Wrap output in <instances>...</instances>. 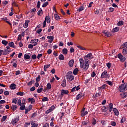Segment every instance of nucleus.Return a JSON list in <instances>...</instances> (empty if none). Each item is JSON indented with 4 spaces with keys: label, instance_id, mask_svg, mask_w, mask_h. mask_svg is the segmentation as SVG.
Wrapping results in <instances>:
<instances>
[{
    "label": "nucleus",
    "instance_id": "obj_64",
    "mask_svg": "<svg viewBox=\"0 0 127 127\" xmlns=\"http://www.w3.org/2000/svg\"><path fill=\"white\" fill-rule=\"evenodd\" d=\"M43 127H49V124L46 123Z\"/></svg>",
    "mask_w": 127,
    "mask_h": 127
},
{
    "label": "nucleus",
    "instance_id": "obj_40",
    "mask_svg": "<svg viewBox=\"0 0 127 127\" xmlns=\"http://www.w3.org/2000/svg\"><path fill=\"white\" fill-rule=\"evenodd\" d=\"M106 83L109 85V86H113V82L110 80H107Z\"/></svg>",
    "mask_w": 127,
    "mask_h": 127
},
{
    "label": "nucleus",
    "instance_id": "obj_34",
    "mask_svg": "<svg viewBox=\"0 0 127 127\" xmlns=\"http://www.w3.org/2000/svg\"><path fill=\"white\" fill-rule=\"evenodd\" d=\"M12 5H13V6H18V4H17V3H16V2H14V0H12Z\"/></svg>",
    "mask_w": 127,
    "mask_h": 127
},
{
    "label": "nucleus",
    "instance_id": "obj_32",
    "mask_svg": "<svg viewBox=\"0 0 127 127\" xmlns=\"http://www.w3.org/2000/svg\"><path fill=\"white\" fill-rule=\"evenodd\" d=\"M101 110L103 112H106L107 111H108V108L106 107V106H103L101 108Z\"/></svg>",
    "mask_w": 127,
    "mask_h": 127
},
{
    "label": "nucleus",
    "instance_id": "obj_9",
    "mask_svg": "<svg viewBox=\"0 0 127 127\" xmlns=\"http://www.w3.org/2000/svg\"><path fill=\"white\" fill-rule=\"evenodd\" d=\"M55 109V107L54 106V105H52L51 107H50L49 110L46 111V114L47 115H48L49 113H51V112H52V111H53V110H54Z\"/></svg>",
    "mask_w": 127,
    "mask_h": 127
},
{
    "label": "nucleus",
    "instance_id": "obj_8",
    "mask_svg": "<svg viewBox=\"0 0 127 127\" xmlns=\"http://www.w3.org/2000/svg\"><path fill=\"white\" fill-rule=\"evenodd\" d=\"M118 58H119L121 62H124L126 60V57L122 55V54H119L118 55Z\"/></svg>",
    "mask_w": 127,
    "mask_h": 127
},
{
    "label": "nucleus",
    "instance_id": "obj_6",
    "mask_svg": "<svg viewBox=\"0 0 127 127\" xmlns=\"http://www.w3.org/2000/svg\"><path fill=\"white\" fill-rule=\"evenodd\" d=\"M102 33L107 37H110V36H112V34L108 30H103Z\"/></svg>",
    "mask_w": 127,
    "mask_h": 127
},
{
    "label": "nucleus",
    "instance_id": "obj_58",
    "mask_svg": "<svg viewBox=\"0 0 127 127\" xmlns=\"http://www.w3.org/2000/svg\"><path fill=\"white\" fill-rule=\"evenodd\" d=\"M96 76V73L95 72V71H93L92 74H91V77H92V78H94V77Z\"/></svg>",
    "mask_w": 127,
    "mask_h": 127
},
{
    "label": "nucleus",
    "instance_id": "obj_55",
    "mask_svg": "<svg viewBox=\"0 0 127 127\" xmlns=\"http://www.w3.org/2000/svg\"><path fill=\"white\" fill-rule=\"evenodd\" d=\"M16 95H17V96H23L24 94L23 92H17Z\"/></svg>",
    "mask_w": 127,
    "mask_h": 127
},
{
    "label": "nucleus",
    "instance_id": "obj_53",
    "mask_svg": "<svg viewBox=\"0 0 127 127\" xmlns=\"http://www.w3.org/2000/svg\"><path fill=\"white\" fill-rule=\"evenodd\" d=\"M40 75H38V77L36 78V82H39V81H40Z\"/></svg>",
    "mask_w": 127,
    "mask_h": 127
},
{
    "label": "nucleus",
    "instance_id": "obj_42",
    "mask_svg": "<svg viewBox=\"0 0 127 127\" xmlns=\"http://www.w3.org/2000/svg\"><path fill=\"white\" fill-rule=\"evenodd\" d=\"M55 17L57 20H59V19H60V16H59V15H58V14H55Z\"/></svg>",
    "mask_w": 127,
    "mask_h": 127
},
{
    "label": "nucleus",
    "instance_id": "obj_49",
    "mask_svg": "<svg viewBox=\"0 0 127 127\" xmlns=\"http://www.w3.org/2000/svg\"><path fill=\"white\" fill-rule=\"evenodd\" d=\"M42 91H43V88H39L37 89V93H38V94H40Z\"/></svg>",
    "mask_w": 127,
    "mask_h": 127
},
{
    "label": "nucleus",
    "instance_id": "obj_14",
    "mask_svg": "<svg viewBox=\"0 0 127 127\" xmlns=\"http://www.w3.org/2000/svg\"><path fill=\"white\" fill-rule=\"evenodd\" d=\"M113 103L109 104V107H108L109 113H111V112H112L113 111V110L114 109H113Z\"/></svg>",
    "mask_w": 127,
    "mask_h": 127
},
{
    "label": "nucleus",
    "instance_id": "obj_36",
    "mask_svg": "<svg viewBox=\"0 0 127 127\" xmlns=\"http://www.w3.org/2000/svg\"><path fill=\"white\" fill-rule=\"evenodd\" d=\"M42 13H43V11H42V9H40L38 11V15H39L40 16L42 15Z\"/></svg>",
    "mask_w": 127,
    "mask_h": 127
},
{
    "label": "nucleus",
    "instance_id": "obj_1",
    "mask_svg": "<svg viewBox=\"0 0 127 127\" xmlns=\"http://www.w3.org/2000/svg\"><path fill=\"white\" fill-rule=\"evenodd\" d=\"M80 67L81 68L82 71L83 72H86L88 69H89V66H90V64L87 60L84 61V59L80 58L79 59Z\"/></svg>",
    "mask_w": 127,
    "mask_h": 127
},
{
    "label": "nucleus",
    "instance_id": "obj_19",
    "mask_svg": "<svg viewBox=\"0 0 127 127\" xmlns=\"http://www.w3.org/2000/svg\"><path fill=\"white\" fill-rule=\"evenodd\" d=\"M51 19H50V17H49V16H46L45 17V22H47V23H50V21H51Z\"/></svg>",
    "mask_w": 127,
    "mask_h": 127
},
{
    "label": "nucleus",
    "instance_id": "obj_47",
    "mask_svg": "<svg viewBox=\"0 0 127 127\" xmlns=\"http://www.w3.org/2000/svg\"><path fill=\"white\" fill-rule=\"evenodd\" d=\"M109 9V12H113V11H115V8L113 7H110Z\"/></svg>",
    "mask_w": 127,
    "mask_h": 127
},
{
    "label": "nucleus",
    "instance_id": "obj_5",
    "mask_svg": "<svg viewBox=\"0 0 127 127\" xmlns=\"http://www.w3.org/2000/svg\"><path fill=\"white\" fill-rule=\"evenodd\" d=\"M93 59V55L92 53H88L86 56L84 57V61L86 60L89 62V60Z\"/></svg>",
    "mask_w": 127,
    "mask_h": 127
},
{
    "label": "nucleus",
    "instance_id": "obj_46",
    "mask_svg": "<svg viewBox=\"0 0 127 127\" xmlns=\"http://www.w3.org/2000/svg\"><path fill=\"white\" fill-rule=\"evenodd\" d=\"M77 48L80 49V50H86L85 48H83V47L81 46H77Z\"/></svg>",
    "mask_w": 127,
    "mask_h": 127
},
{
    "label": "nucleus",
    "instance_id": "obj_18",
    "mask_svg": "<svg viewBox=\"0 0 127 127\" xmlns=\"http://www.w3.org/2000/svg\"><path fill=\"white\" fill-rule=\"evenodd\" d=\"M38 41H39L38 39H35L31 40L30 41V43H31L32 44H36V43H38Z\"/></svg>",
    "mask_w": 127,
    "mask_h": 127
},
{
    "label": "nucleus",
    "instance_id": "obj_59",
    "mask_svg": "<svg viewBox=\"0 0 127 127\" xmlns=\"http://www.w3.org/2000/svg\"><path fill=\"white\" fill-rule=\"evenodd\" d=\"M41 57H42V54H39L38 55L37 58L38 59H40V58H41Z\"/></svg>",
    "mask_w": 127,
    "mask_h": 127
},
{
    "label": "nucleus",
    "instance_id": "obj_4",
    "mask_svg": "<svg viewBox=\"0 0 127 127\" xmlns=\"http://www.w3.org/2000/svg\"><path fill=\"white\" fill-rule=\"evenodd\" d=\"M19 121V117H16L14 118L12 121H11V123L13 126H15L17 123H18V121Z\"/></svg>",
    "mask_w": 127,
    "mask_h": 127
},
{
    "label": "nucleus",
    "instance_id": "obj_25",
    "mask_svg": "<svg viewBox=\"0 0 127 127\" xmlns=\"http://www.w3.org/2000/svg\"><path fill=\"white\" fill-rule=\"evenodd\" d=\"M67 53H68V50L66 48L64 49L63 50V54L64 55H67Z\"/></svg>",
    "mask_w": 127,
    "mask_h": 127
},
{
    "label": "nucleus",
    "instance_id": "obj_15",
    "mask_svg": "<svg viewBox=\"0 0 127 127\" xmlns=\"http://www.w3.org/2000/svg\"><path fill=\"white\" fill-rule=\"evenodd\" d=\"M28 23H29V20H25V23L23 25L24 28H27L28 27Z\"/></svg>",
    "mask_w": 127,
    "mask_h": 127
},
{
    "label": "nucleus",
    "instance_id": "obj_30",
    "mask_svg": "<svg viewBox=\"0 0 127 127\" xmlns=\"http://www.w3.org/2000/svg\"><path fill=\"white\" fill-rule=\"evenodd\" d=\"M25 109V105H24V103H22V105H21V107H20V110L23 111Z\"/></svg>",
    "mask_w": 127,
    "mask_h": 127
},
{
    "label": "nucleus",
    "instance_id": "obj_31",
    "mask_svg": "<svg viewBox=\"0 0 127 127\" xmlns=\"http://www.w3.org/2000/svg\"><path fill=\"white\" fill-rule=\"evenodd\" d=\"M66 86V79H64L63 80V83L61 84L62 87H65Z\"/></svg>",
    "mask_w": 127,
    "mask_h": 127
},
{
    "label": "nucleus",
    "instance_id": "obj_57",
    "mask_svg": "<svg viewBox=\"0 0 127 127\" xmlns=\"http://www.w3.org/2000/svg\"><path fill=\"white\" fill-rule=\"evenodd\" d=\"M32 59H33V60H35V59H36V55H33L32 56Z\"/></svg>",
    "mask_w": 127,
    "mask_h": 127
},
{
    "label": "nucleus",
    "instance_id": "obj_3",
    "mask_svg": "<svg viewBox=\"0 0 127 127\" xmlns=\"http://www.w3.org/2000/svg\"><path fill=\"white\" fill-rule=\"evenodd\" d=\"M127 83H124L121 84L119 87L120 92H123L127 91Z\"/></svg>",
    "mask_w": 127,
    "mask_h": 127
},
{
    "label": "nucleus",
    "instance_id": "obj_38",
    "mask_svg": "<svg viewBox=\"0 0 127 127\" xmlns=\"http://www.w3.org/2000/svg\"><path fill=\"white\" fill-rule=\"evenodd\" d=\"M106 66L108 67V69H110L112 67V63H108L106 64Z\"/></svg>",
    "mask_w": 127,
    "mask_h": 127
},
{
    "label": "nucleus",
    "instance_id": "obj_22",
    "mask_svg": "<svg viewBox=\"0 0 127 127\" xmlns=\"http://www.w3.org/2000/svg\"><path fill=\"white\" fill-rule=\"evenodd\" d=\"M28 102H30L31 104H33L35 103V100L33 98H28Z\"/></svg>",
    "mask_w": 127,
    "mask_h": 127
},
{
    "label": "nucleus",
    "instance_id": "obj_2",
    "mask_svg": "<svg viewBox=\"0 0 127 127\" xmlns=\"http://www.w3.org/2000/svg\"><path fill=\"white\" fill-rule=\"evenodd\" d=\"M66 79L68 82H71L75 79V76L73 75V72L71 71H68L66 75Z\"/></svg>",
    "mask_w": 127,
    "mask_h": 127
},
{
    "label": "nucleus",
    "instance_id": "obj_16",
    "mask_svg": "<svg viewBox=\"0 0 127 127\" xmlns=\"http://www.w3.org/2000/svg\"><path fill=\"white\" fill-rule=\"evenodd\" d=\"M10 89H11V90H15L16 89V85H15V84H11L10 86Z\"/></svg>",
    "mask_w": 127,
    "mask_h": 127
},
{
    "label": "nucleus",
    "instance_id": "obj_7",
    "mask_svg": "<svg viewBox=\"0 0 127 127\" xmlns=\"http://www.w3.org/2000/svg\"><path fill=\"white\" fill-rule=\"evenodd\" d=\"M108 71H107V70H105L101 73V78L104 79V78H108Z\"/></svg>",
    "mask_w": 127,
    "mask_h": 127
},
{
    "label": "nucleus",
    "instance_id": "obj_45",
    "mask_svg": "<svg viewBox=\"0 0 127 127\" xmlns=\"http://www.w3.org/2000/svg\"><path fill=\"white\" fill-rule=\"evenodd\" d=\"M48 5V1H46L42 5V7H46Z\"/></svg>",
    "mask_w": 127,
    "mask_h": 127
},
{
    "label": "nucleus",
    "instance_id": "obj_35",
    "mask_svg": "<svg viewBox=\"0 0 127 127\" xmlns=\"http://www.w3.org/2000/svg\"><path fill=\"white\" fill-rule=\"evenodd\" d=\"M118 26H121V25H124V21H120L117 23Z\"/></svg>",
    "mask_w": 127,
    "mask_h": 127
},
{
    "label": "nucleus",
    "instance_id": "obj_12",
    "mask_svg": "<svg viewBox=\"0 0 127 127\" xmlns=\"http://www.w3.org/2000/svg\"><path fill=\"white\" fill-rule=\"evenodd\" d=\"M10 53V50H2L3 55H7V54H9Z\"/></svg>",
    "mask_w": 127,
    "mask_h": 127
},
{
    "label": "nucleus",
    "instance_id": "obj_28",
    "mask_svg": "<svg viewBox=\"0 0 127 127\" xmlns=\"http://www.w3.org/2000/svg\"><path fill=\"white\" fill-rule=\"evenodd\" d=\"M84 9H85V7L81 6L77 9V11L80 12V11H83Z\"/></svg>",
    "mask_w": 127,
    "mask_h": 127
},
{
    "label": "nucleus",
    "instance_id": "obj_43",
    "mask_svg": "<svg viewBox=\"0 0 127 127\" xmlns=\"http://www.w3.org/2000/svg\"><path fill=\"white\" fill-rule=\"evenodd\" d=\"M47 88L48 90H50L51 89V84L50 83H48L47 85Z\"/></svg>",
    "mask_w": 127,
    "mask_h": 127
},
{
    "label": "nucleus",
    "instance_id": "obj_11",
    "mask_svg": "<svg viewBox=\"0 0 127 127\" xmlns=\"http://www.w3.org/2000/svg\"><path fill=\"white\" fill-rule=\"evenodd\" d=\"M69 93V91L68 90H65L64 89H63L61 91V94L62 96H64V95H68Z\"/></svg>",
    "mask_w": 127,
    "mask_h": 127
},
{
    "label": "nucleus",
    "instance_id": "obj_27",
    "mask_svg": "<svg viewBox=\"0 0 127 127\" xmlns=\"http://www.w3.org/2000/svg\"><path fill=\"white\" fill-rule=\"evenodd\" d=\"M86 115H88V111H83L81 112V117H85Z\"/></svg>",
    "mask_w": 127,
    "mask_h": 127
},
{
    "label": "nucleus",
    "instance_id": "obj_63",
    "mask_svg": "<svg viewBox=\"0 0 127 127\" xmlns=\"http://www.w3.org/2000/svg\"><path fill=\"white\" fill-rule=\"evenodd\" d=\"M37 7H38V8H39V7H40V1H38L37 2Z\"/></svg>",
    "mask_w": 127,
    "mask_h": 127
},
{
    "label": "nucleus",
    "instance_id": "obj_13",
    "mask_svg": "<svg viewBox=\"0 0 127 127\" xmlns=\"http://www.w3.org/2000/svg\"><path fill=\"white\" fill-rule=\"evenodd\" d=\"M113 111L115 116H119L120 115V112H119L118 109H117V108H113Z\"/></svg>",
    "mask_w": 127,
    "mask_h": 127
},
{
    "label": "nucleus",
    "instance_id": "obj_60",
    "mask_svg": "<svg viewBox=\"0 0 127 127\" xmlns=\"http://www.w3.org/2000/svg\"><path fill=\"white\" fill-rule=\"evenodd\" d=\"M95 124H97V120L95 119V118H93V122H92V125H95Z\"/></svg>",
    "mask_w": 127,
    "mask_h": 127
},
{
    "label": "nucleus",
    "instance_id": "obj_48",
    "mask_svg": "<svg viewBox=\"0 0 127 127\" xmlns=\"http://www.w3.org/2000/svg\"><path fill=\"white\" fill-rule=\"evenodd\" d=\"M12 103L13 104H17V99H16V98L13 99L12 100Z\"/></svg>",
    "mask_w": 127,
    "mask_h": 127
},
{
    "label": "nucleus",
    "instance_id": "obj_52",
    "mask_svg": "<svg viewBox=\"0 0 127 127\" xmlns=\"http://www.w3.org/2000/svg\"><path fill=\"white\" fill-rule=\"evenodd\" d=\"M4 96H8V95H9V92H8V91H5L4 92Z\"/></svg>",
    "mask_w": 127,
    "mask_h": 127
},
{
    "label": "nucleus",
    "instance_id": "obj_10",
    "mask_svg": "<svg viewBox=\"0 0 127 127\" xmlns=\"http://www.w3.org/2000/svg\"><path fill=\"white\" fill-rule=\"evenodd\" d=\"M47 38L48 39H49L48 40V42H49V43H52V42H53V40H54V37L52 36H47Z\"/></svg>",
    "mask_w": 127,
    "mask_h": 127
},
{
    "label": "nucleus",
    "instance_id": "obj_24",
    "mask_svg": "<svg viewBox=\"0 0 127 127\" xmlns=\"http://www.w3.org/2000/svg\"><path fill=\"white\" fill-rule=\"evenodd\" d=\"M17 109V106H16V105H12L11 107V109L12 111H16Z\"/></svg>",
    "mask_w": 127,
    "mask_h": 127
},
{
    "label": "nucleus",
    "instance_id": "obj_29",
    "mask_svg": "<svg viewBox=\"0 0 127 127\" xmlns=\"http://www.w3.org/2000/svg\"><path fill=\"white\" fill-rule=\"evenodd\" d=\"M79 71V69L76 68L73 70V73L74 75H77L78 74V72Z\"/></svg>",
    "mask_w": 127,
    "mask_h": 127
},
{
    "label": "nucleus",
    "instance_id": "obj_61",
    "mask_svg": "<svg viewBox=\"0 0 127 127\" xmlns=\"http://www.w3.org/2000/svg\"><path fill=\"white\" fill-rule=\"evenodd\" d=\"M7 117L6 116H3L2 118V122H4V121H5V120H6Z\"/></svg>",
    "mask_w": 127,
    "mask_h": 127
},
{
    "label": "nucleus",
    "instance_id": "obj_17",
    "mask_svg": "<svg viewBox=\"0 0 127 127\" xmlns=\"http://www.w3.org/2000/svg\"><path fill=\"white\" fill-rule=\"evenodd\" d=\"M120 30V28L119 27H116L115 28H113L112 30V32L115 33L116 32H118Z\"/></svg>",
    "mask_w": 127,
    "mask_h": 127
},
{
    "label": "nucleus",
    "instance_id": "obj_62",
    "mask_svg": "<svg viewBox=\"0 0 127 127\" xmlns=\"http://www.w3.org/2000/svg\"><path fill=\"white\" fill-rule=\"evenodd\" d=\"M28 48L29 49H32V48H33V45H32V44H29L28 45Z\"/></svg>",
    "mask_w": 127,
    "mask_h": 127
},
{
    "label": "nucleus",
    "instance_id": "obj_20",
    "mask_svg": "<svg viewBox=\"0 0 127 127\" xmlns=\"http://www.w3.org/2000/svg\"><path fill=\"white\" fill-rule=\"evenodd\" d=\"M68 65L69 67H73V65H74V60H70L68 62Z\"/></svg>",
    "mask_w": 127,
    "mask_h": 127
},
{
    "label": "nucleus",
    "instance_id": "obj_51",
    "mask_svg": "<svg viewBox=\"0 0 127 127\" xmlns=\"http://www.w3.org/2000/svg\"><path fill=\"white\" fill-rule=\"evenodd\" d=\"M122 47H123V48H125L127 47V42H126L123 43V44H122Z\"/></svg>",
    "mask_w": 127,
    "mask_h": 127
},
{
    "label": "nucleus",
    "instance_id": "obj_56",
    "mask_svg": "<svg viewBox=\"0 0 127 127\" xmlns=\"http://www.w3.org/2000/svg\"><path fill=\"white\" fill-rule=\"evenodd\" d=\"M42 31V29H39L38 30L36 31V32L37 33H38V34H40Z\"/></svg>",
    "mask_w": 127,
    "mask_h": 127
},
{
    "label": "nucleus",
    "instance_id": "obj_26",
    "mask_svg": "<svg viewBox=\"0 0 127 127\" xmlns=\"http://www.w3.org/2000/svg\"><path fill=\"white\" fill-rule=\"evenodd\" d=\"M59 59L60 60H64V59H65V57H64V55L61 54L59 56Z\"/></svg>",
    "mask_w": 127,
    "mask_h": 127
},
{
    "label": "nucleus",
    "instance_id": "obj_54",
    "mask_svg": "<svg viewBox=\"0 0 127 127\" xmlns=\"http://www.w3.org/2000/svg\"><path fill=\"white\" fill-rule=\"evenodd\" d=\"M81 98H82V94H78L77 97H76V99L77 100H79V99H81Z\"/></svg>",
    "mask_w": 127,
    "mask_h": 127
},
{
    "label": "nucleus",
    "instance_id": "obj_37",
    "mask_svg": "<svg viewBox=\"0 0 127 127\" xmlns=\"http://www.w3.org/2000/svg\"><path fill=\"white\" fill-rule=\"evenodd\" d=\"M7 43H8V42L6 41V40L2 41V44H3V45H5V46H6V45H7Z\"/></svg>",
    "mask_w": 127,
    "mask_h": 127
},
{
    "label": "nucleus",
    "instance_id": "obj_41",
    "mask_svg": "<svg viewBox=\"0 0 127 127\" xmlns=\"http://www.w3.org/2000/svg\"><path fill=\"white\" fill-rule=\"evenodd\" d=\"M49 100L48 98L45 97L42 99V102H47Z\"/></svg>",
    "mask_w": 127,
    "mask_h": 127
},
{
    "label": "nucleus",
    "instance_id": "obj_33",
    "mask_svg": "<svg viewBox=\"0 0 127 127\" xmlns=\"http://www.w3.org/2000/svg\"><path fill=\"white\" fill-rule=\"evenodd\" d=\"M31 125H32L31 127H38V124H35L33 122V121H32Z\"/></svg>",
    "mask_w": 127,
    "mask_h": 127
},
{
    "label": "nucleus",
    "instance_id": "obj_23",
    "mask_svg": "<svg viewBox=\"0 0 127 127\" xmlns=\"http://www.w3.org/2000/svg\"><path fill=\"white\" fill-rule=\"evenodd\" d=\"M30 59V56H29V55L25 54L24 55V60H27Z\"/></svg>",
    "mask_w": 127,
    "mask_h": 127
},
{
    "label": "nucleus",
    "instance_id": "obj_21",
    "mask_svg": "<svg viewBox=\"0 0 127 127\" xmlns=\"http://www.w3.org/2000/svg\"><path fill=\"white\" fill-rule=\"evenodd\" d=\"M121 97L123 98V99H126L127 97V93L124 92L121 94Z\"/></svg>",
    "mask_w": 127,
    "mask_h": 127
},
{
    "label": "nucleus",
    "instance_id": "obj_39",
    "mask_svg": "<svg viewBox=\"0 0 127 127\" xmlns=\"http://www.w3.org/2000/svg\"><path fill=\"white\" fill-rule=\"evenodd\" d=\"M123 54H124V55H127V50L126 48H125V49H123Z\"/></svg>",
    "mask_w": 127,
    "mask_h": 127
},
{
    "label": "nucleus",
    "instance_id": "obj_44",
    "mask_svg": "<svg viewBox=\"0 0 127 127\" xmlns=\"http://www.w3.org/2000/svg\"><path fill=\"white\" fill-rule=\"evenodd\" d=\"M8 45H9V46H10V47L13 48L14 46V43L13 42H11L9 43Z\"/></svg>",
    "mask_w": 127,
    "mask_h": 127
},
{
    "label": "nucleus",
    "instance_id": "obj_50",
    "mask_svg": "<svg viewBox=\"0 0 127 127\" xmlns=\"http://www.w3.org/2000/svg\"><path fill=\"white\" fill-rule=\"evenodd\" d=\"M126 118L125 117H122V119H121V123L122 124H123V123H125V122H126Z\"/></svg>",
    "mask_w": 127,
    "mask_h": 127
}]
</instances>
